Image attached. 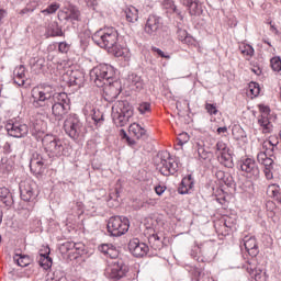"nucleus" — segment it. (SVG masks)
Returning a JSON list of instances; mask_svg holds the SVG:
<instances>
[{"label": "nucleus", "instance_id": "39", "mask_svg": "<svg viewBox=\"0 0 281 281\" xmlns=\"http://www.w3.org/2000/svg\"><path fill=\"white\" fill-rule=\"evenodd\" d=\"M179 40L186 45H192L193 38L188 34V31L180 30L179 31Z\"/></svg>", "mask_w": 281, "mask_h": 281}, {"label": "nucleus", "instance_id": "40", "mask_svg": "<svg viewBox=\"0 0 281 281\" xmlns=\"http://www.w3.org/2000/svg\"><path fill=\"white\" fill-rule=\"evenodd\" d=\"M59 8H60V4L54 2L49 4L46 9L42 10V14H45V16H47V14H56Z\"/></svg>", "mask_w": 281, "mask_h": 281}, {"label": "nucleus", "instance_id": "14", "mask_svg": "<svg viewBox=\"0 0 281 281\" xmlns=\"http://www.w3.org/2000/svg\"><path fill=\"white\" fill-rule=\"evenodd\" d=\"M128 249L135 258H144L148 254V245L140 243L138 238L130 240Z\"/></svg>", "mask_w": 281, "mask_h": 281}, {"label": "nucleus", "instance_id": "62", "mask_svg": "<svg viewBox=\"0 0 281 281\" xmlns=\"http://www.w3.org/2000/svg\"><path fill=\"white\" fill-rule=\"evenodd\" d=\"M4 16H8V11L0 9V21H3Z\"/></svg>", "mask_w": 281, "mask_h": 281}, {"label": "nucleus", "instance_id": "54", "mask_svg": "<svg viewBox=\"0 0 281 281\" xmlns=\"http://www.w3.org/2000/svg\"><path fill=\"white\" fill-rule=\"evenodd\" d=\"M69 44H67L66 42H60L59 45H58V50L61 53V54H67V52H69Z\"/></svg>", "mask_w": 281, "mask_h": 281}, {"label": "nucleus", "instance_id": "24", "mask_svg": "<svg viewBox=\"0 0 281 281\" xmlns=\"http://www.w3.org/2000/svg\"><path fill=\"white\" fill-rule=\"evenodd\" d=\"M128 133L130 135L136 137V139H142V137H146V130L137 123H133L130 125Z\"/></svg>", "mask_w": 281, "mask_h": 281}, {"label": "nucleus", "instance_id": "25", "mask_svg": "<svg viewBox=\"0 0 281 281\" xmlns=\"http://www.w3.org/2000/svg\"><path fill=\"white\" fill-rule=\"evenodd\" d=\"M258 124H259L262 133H265V134L271 133V131H273V124H271V121H269V116L259 115Z\"/></svg>", "mask_w": 281, "mask_h": 281}, {"label": "nucleus", "instance_id": "2", "mask_svg": "<svg viewBox=\"0 0 281 281\" xmlns=\"http://www.w3.org/2000/svg\"><path fill=\"white\" fill-rule=\"evenodd\" d=\"M63 128L66 135L75 142L87 135V126L76 113H70L65 117Z\"/></svg>", "mask_w": 281, "mask_h": 281}, {"label": "nucleus", "instance_id": "27", "mask_svg": "<svg viewBox=\"0 0 281 281\" xmlns=\"http://www.w3.org/2000/svg\"><path fill=\"white\" fill-rule=\"evenodd\" d=\"M99 251L101 254H104V256H109L110 258H117V250L115 249V246L113 244H102L99 246Z\"/></svg>", "mask_w": 281, "mask_h": 281}, {"label": "nucleus", "instance_id": "48", "mask_svg": "<svg viewBox=\"0 0 281 281\" xmlns=\"http://www.w3.org/2000/svg\"><path fill=\"white\" fill-rule=\"evenodd\" d=\"M162 5H165V8H171L172 12H179V10L177 9V5H175V2L172 0H160Z\"/></svg>", "mask_w": 281, "mask_h": 281}, {"label": "nucleus", "instance_id": "1", "mask_svg": "<svg viewBox=\"0 0 281 281\" xmlns=\"http://www.w3.org/2000/svg\"><path fill=\"white\" fill-rule=\"evenodd\" d=\"M120 34L115 27L100 29L92 35V41L102 49H109L116 58H126L128 49L120 46Z\"/></svg>", "mask_w": 281, "mask_h": 281}, {"label": "nucleus", "instance_id": "8", "mask_svg": "<svg viewBox=\"0 0 281 281\" xmlns=\"http://www.w3.org/2000/svg\"><path fill=\"white\" fill-rule=\"evenodd\" d=\"M130 227H131V224L128 222V218L126 217L112 216L108 221V232L110 236H114V237L124 236V234L128 232Z\"/></svg>", "mask_w": 281, "mask_h": 281}, {"label": "nucleus", "instance_id": "28", "mask_svg": "<svg viewBox=\"0 0 281 281\" xmlns=\"http://www.w3.org/2000/svg\"><path fill=\"white\" fill-rule=\"evenodd\" d=\"M30 66L35 74H41L45 67V58L35 57L30 60Z\"/></svg>", "mask_w": 281, "mask_h": 281}, {"label": "nucleus", "instance_id": "47", "mask_svg": "<svg viewBox=\"0 0 281 281\" xmlns=\"http://www.w3.org/2000/svg\"><path fill=\"white\" fill-rule=\"evenodd\" d=\"M138 111L142 115H145V113H150V103L149 102H143L138 105Z\"/></svg>", "mask_w": 281, "mask_h": 281}, {"label": "nucleus", "instance_id": "55", "mask_svg": "<svg viewBox=\"0 0 281 281\" xmlns=\"http://www.w3.org/2000/svg\"><path fill=\"white\" fill-rule=\"evenodd\" d=\"M259 111L261 115H265L266 117H269V113H271V109L267 105H260Z\"/></svg>", "mask_w": 281, "mask_h": 281}, {"label": "nucleus", "instance_id": "53", "mask_svg": "<svg viewBox=\"0 0 281 281\" xmlns=\"http://www.w3.org/2000/svg\"><path fill=\"white\" fill-rule=\"evenodd\" d=\"M263 175L268 181H271V179H273V167L265 168Z\"/></svg>", "mask_w": 281, "mask_h": 281}, {"label": "nucleus", "instance_id": "34", "mask_svg": "<svg viewBox=\"0 0 281 281\" xmlns=\"http://www.w3.org/2000/svg\"><path fill=\"white\" fill-rule=\"evenodd\" d=\"M125 18L128 23H136V21L139 19V11L137 8L132 7L125 11Z\"/></svg>", "mask_w": 281, "mask_h": 281}, {"label": "nucleus", "instance_id": "50", "mask_svg": "<svg viewBox=\"0 0 281 281\" xmlns=\"http://www.w3.org/2000/svg\"><path fill=\"white\" fill-rule=\"evenodd\" d=\"M92 120L95 122V124H99V122H104V114H101L100 111H94L92 114Z\"/></svg>", "mask_w": 281, "mask_h": 281}, {"label": "nucleus", "instance_id": "38", "mask_svg": "<svg viewBox=\"0 0 281 281\" xmlns=\"http://www.w3.org/2000/svg\"><path fill=\"white\" fill-rule=\"evenodd\" d=\"M70 85L71 87H82V85H85V76H82V74L72 75L70 77Z\"/></svg>", "mask_w": 281, "mask_h": 281}, {"label": "nucleus", "instance_id": "22", "mask_svg": "<svg viewBox=\"0 0 281 281\" xmlns=\"http://www.w3.org/2000/svg\"><path fill=\"white\" fill-rule=\"evenodd\" d=\"M192 188H194V180L192 179V176H188L182 179L181 184L178 188V192L179 194H189Z\"/></svg>", "mask_w": 281, "mask_h": 281}, {"label": "nucleus", "instance_id": "20", "mask_svg": "<svg viewBox=\"0 0 281 281\" xmlns=\"http://www.w3.org/2000/svg\"><path fill=\"white\" fill-rule=\"evenodd\" d=\"M13 81L18 87H23L25 85V80H27V77H25V66L20 65L15 67L13 71Z\"/></svg>", "mask_w": 281, "mask_h": 281}, {"label": "nucleus", "instance_id": "37", "mask_svg": "<svg viewBox=\"0 0 281 281\" xmlns=\"http://www.w3.org/2000/svg\"><path fill=\"white\" fill-rule=\"evenodd\" d=\"M198 155L200 161H210V157H212V153L206 150V148L201 145V143L198 144Z\"/></svg>", "mask_w": 281, "mask_h": 281}, {"label": "nucleus", "instance_id": "51", "mask_svg": "<svg viewBox=\"0 0 281 281\" xmlns=\"http://www.w3.org/2000/svg\"><path fill=\"white\" fill-rule=\"evenodd\" d=\"M151 52H154V54H157L158 56H160V58H166L167 60H169V58H170V55H166V53H164V50H161V48L153 46Z\"/></svg>", "mask_w": 281, "mask_h": 281}, {"label": "nucleus", "instance_id": "7", "mask_svg": "<svg viewBox=\"0 0 281 281\" xmlns=\"http://www.w3.org/2000/svg\"><path fill=\"white\" fill-rule=\"evenodd\" d=\"M54 88L52 86H41L37 88H33V106H35V109H41V106H45L47 102H52Z\"/></svg>", "mask_w": 281, "mask_h": 281}, {"label": "nucleus", "instance_id": "29", "mask_svg": "<svg viewBox=\"0 0 281 281\" xmlns=\"http://www.w3.org/2000/svg\"><path fill=\"white\" fill-rule=\"evenodd\" d=\"M280 144V138L277 135H271L265 143L263 146L267 150H271V153H276L278 150V145Z\"/></svg>", "mask_w": 281, "mask_h": 281}, {"label": "nucleus", "instance_id": "26", "mask_svg": "<svg viewBox=\"0 0 281 281\" xmlns=\"http://www.w3.org/2000/svg\"><path fill=\"white\" fill-rule=\"evenodd\" d=\"M47 251L46 254H40L38 257V265L42 267V269H45V271H47V269H52V265H53V260L49 257V248H46Z\"/></svg>", "mask_w": 281, "mask_h": 281}, {"label": "nucleus", "instance_id": "35", "mask_svg": "<svg viewBox=\"0 0 281 281\" xmlns=\"http://www.w3.org/2000/svg\"><path fill=\"white\" fill-rule=\"evenodd\" d=\"M64 19L65 21H78L80 19V11L71 7L65 12Z\"/></svg>", "mask_w": 281, "mask_h": 281}, {"label": "nucleus", "instance_id": "4", "mask_svg": "<svg viewBox=\"0 0 281 281\" xmlns=\"http://www.w3.org/2000/svg\"><path fill=\"white\" fill-rule=\"evenodd\" d=\"M113 76H115V70L112 66L106 64H100L90 71V80L94 82L97 87L111 85L113 82Z\"/></svg>", "mask_w": 281, "mask_h": 281}, {"label": "nucleus", "instance_id": "33", "mask_svg": "<svg viewBox=\"0 0 281 281\" xmlns=\"http://www.w3.org/2000/svg\"><path fill=\"white\" fill-rule=\"evenodd\" d=\"M13 259L18 267H27L32 262V259L27 255L15 254Z\"/></svg>", "mask_w": 281, "mask_h": 281}, {"label": "nucleus", "instance_id": "10", "mask_svg": "<svg viewBox=\"0 0 281 281\" xmlns=\"http://www.w3.org/2000/svg\"><path fill=\"white\" fill-rule=\"evenodd\" d=\"M106 271L112 280H122L128 273V266L124 263V260L114 257L109 261Z\"/></svg>", "mask_w": 281, "mask_h": 281}, {"label": "nucleus", "instance_id": "41", "mask_svg": "<svg viewBox=\"0 0 281 281\" xmlns=\"http://www.w3.org/2000/svg\"><path fill=\"white\" fill-rule=\"evenodd\" d=\"M3 150L7 153V155H10V153H16L19 150V143H4Z\"/></svg>", "mask_w": 281, "mask_h": 281}, {"label": "nucleus", "instance_id": "49", "mask_svg": "<svg viewBox=\"0 0 281 281\" xmlns=\"http://www.w3.org/2000/svg\"><path fill=\"white\" fill-rule=\"evenodd\" d=\"M205 109L210 115H216V113H218V109H216L215 104L206 103Z\"/></svg>", "mask_w": 281, "mask_h": 281}, {"label": "nucleus", "instance_id": "11", "mask_svg": "<svg viewBox=\"0 0 281 281\" xmlns=\"http://www.w3.org/2000/svg\"><path fill=\"white\" fill-rule=\"evenodd\" d=\"M239 168L248 179H252L254 181L260 179V168L254 158H245L240 160Z\"/></svg>", "mask_w": 281, "mask_h": 281}, {"label": "nucleus", "instance_id": "19", "mask_svg": "<svg viewBox=\"0 0 281 281\" xmlns=\"http://www.w3.org/2000/svg\"><path fill=\"white\" fill-rule=\"evenodd\" d=\"M71 111V106H65V105H52V114L58 122L60 120H65L67 115H69V112Z\"/></svg>", "mask_w": 281, "mask_h": 281}, {"label": "nucleus", "instance_id": "43", "mask_svg": "<svg viewBox=\"0 0 281 281\" xmlns=\"http://www.w3.org/2000/svg\"><path fill=\"white\" fill-rule=\"evenodd\" d=\"M270 65L274 71H281V58L280 57H272L270 59Z\"/></svg>", "mask_w": 281, "mask_h": 281}, {"label": "nucleus", "instance_id": "59", "mask_svg": "<svg viewBox=\"0 0 281 281\" xmlns=\"http://www.w3.org/2000/svg\"><path fill=\"white\" fill-rule=\"evenodd\" d=\"M155 192L158 196H161V194H164V192H166V187L157 186V187H155Z\"/></svg>", "mask_w": 281, "mask_h": 281}, {"label": "nucleus", "instance_id": "5", "mask_svg": "<svg viewBox=\"0 0 281 281\" xmlns=\"http://www.w3.org/2000/svg\"><path fill=\"white\" fill-rule=\"evenodd\" d=\"M156 168L162 177H172L179 172V162L170 156V153L165 151L158 155Z\"/></svg>", "mask_w": 281, "mask_h": 281}, {"label": "nucleus", "instance_id": "15", "mask_svg": "<svg viewBox=\"0 0 281 281\" xmlns=\"http://www.w3.org/2000/svg\"><path fill=\"white\" fill-rule=\"evenodd\" d=\"M30 170L35 177H41L45 172V160L42 155L33 154L30 161Z\"/></svg>", "mask_w": 281, "mask_h": 281}, {"label": "nucleus", "instance_id": "57", "mask_svg": "<svg viewBox=\"0 0 281 281\" xmlns=\"http://www.w3.org/2000/svg\"><path fill=\"white\" fill-rule=\"evenodd\" d=\"M64 247H66V249H67L68 251H71V249H78L76 243H74V241H67V243H65V244H64Z\"/></svg>", "mask_w": 281, "mask_h": 281}, {"label": "nucleus", "instance_id": "16", "mask_svg": "<svg viewBox=\"0 0 281 281\" xmlns=\"http://www.w3.org/2000/svg\"><path fill=\"white\" fill-rule=\"evenodd\" d=\"M240 247H245V250L252 258H256V256H258V254H260V250L258 249V241L256 240V237H254V236H245L243 238V240L240 241Z\"/></svg>", "mask_w": 281, "mask_h": 281}, {"label": "nucleus", "instance_id": "44", "mask_svg": "<svg viewBox=\"0 0 281 281\" xmlns=\"http://www.w3.org/2000/svg\"><path fill=\"white\" fill-rule=\"evenodd\" d=\"M249 91L251 95H254L255 98H258V95H260V85H258L257 82H251L249 85Z\"/></svg>", "mask_w": 281, "mask_h": 281}, {"label": "nucleus", "instance_id": "58", "mask_svg": "<svg viewBox=\"0 0 281 281\" xmlns=\"http://www.w3.org/2000/svg\"><path fill=\"white\" fill-rule=\"evenodd\" d=\"M226 176H227V173H225V171H223V170H218L215 173L216 179H218L220 181H223Z\"/></svg>", "mask_w": 281, "mask_h": 281}, {"label": "nucleus", "instance_id": "42", "mask_svg": "<svg viewBox=\"0 0 281 281\" xmlns=\"http://www.w3.org/2000/svg\"><path fill=\"white\" fill-rule=\"evenodd\" d=\"M239 49L241 52V54H244V56H254V46L249 45V44H241L239 46Z\"/></svg>", "mask_w": 281, "mask_h": 281}, {"label": "nucleus", "instance_id": "3", "mask_svg": "<svg viewBox=\"0 0 281 281\" xmlns=\"http://www.w3.org/2000/svg\"><path fill=\"white\" fill-rule=\"evenodd\" d=\"M133 115V105L127 101H119L112 106V120L116 126H126Z\"/></svg>", "mask_w": 281, "mask_h": 281}, {"label": "nucleus", "instance_id": "31", "mask_svg": "<svg viewBox=\"0 0 281 281\" xmlns=\"http://www.w3.org/2000/svg\"><path fill=\"white\" fill-rule=\"evenodd\" d=\"M267 194L271 199H276V201H279L281 203L280 186H278V184H269L268 188H267Z\"/></svg>", "mask_w": 281, "mask_h": 281}, {"label": "nucleus", "instance_id": "18", "mask_svg": "<svg viewBox=\"0 0 281 281\" xmlns=\"http://www.w3.org/2000/svg\"><path fill=\"white\" fill-rule=\"evenodd\" d=\"M182 5L188 9L191 16H196L202 12L199 0H182Z\"/></svg>", "mask_w": 281, "mask_h": 281}, {"label": "nucleus", "instance_id": "21", "mask_svg": "<svg viewBox=\"0 0 281 281\" xmlns=\"http://www.w3.org/2000/svg\"><path fill=\"white\" fill-rule=\"evenodd\" d=\"M0 203L5 205V207H12V205H14V198L12 196L10 189L5 187L0 188Z\"/></svg>", "mask_w": 281, "mask_h": 281}, {"label": "nucleus", "instance_id": "52", "mask_svg": "<svg viewBox=\"0 0 281 281\" xmlns=\"http://www.w3.org/2000/svg\"><path fill=\"white\" fill-rule=\"evenodd\" d=\"M222 181L228 188H232V186H234V177H232V175H229V173H226V176L224 177V180H222Z\"/></svg>", "mask_w": 281, "mask_h": 281}, {"label": "nucleus", "instance_id": "12", "mask_svg": "<svg viewBox=\"0 0 281 281\" xmlns=\"http://www.w3.org/2000/svg\"><path fill=\"white\" fill-rule=\"evenodd\" d=\"M5 131L10 137L21 138L25 137V135L30 133V127L25 123L9 121L5 124Z\"/></svg>", "mask_w": 281, "mask_h": 281}, {"label": "nucleus", "instance_id": "60", "mask_svg": "<svg viewBox=\"0 0 281 281\" xmlns=\"http://www.w3.org/2000/svg\"><path fill=\"white\" fill-rule=\"evenodd\" d=\"M255 280L256 281H262V270H256Z\"/></svg>", "mask_w": 281, "mask_h": 281}, {"label": "nucleus", "instance_id": "56", "mask_svg": "<svg viewBox=\"0 0 281 281\" xmlns=\"http://www.w3.org/2000/svg\"><path fill=\"white\" fill-rule=\"evenodd\" d=\"M86 4L88 8L95 10L98 8V0H86Z\"/></svg>", "mask_w": 281, "mask_h": 281}, {"label": "nucleus", "instance_id": "32", "mask_svg": "<svg viewBox=\"0 0 281 281\" xmlns=\"http://www.w3.org/2000/svg\"><path fill=\"white\" fill-rule=\"evenodd\" d=\"M148 243H149L151 249H155V251H157V250L161 249V247H164V241L157 234L149 235Z\"/></svg>", "mask_w": 281, "mask_h": 281}, {"label": "nucleus", "instance_id": "23", "mask_svg": "<svg viewBox=\"0 0 281 281\" xmlns=\"http://www.w3.org/2000/svg\"><path fill=\"white\" fill-rule=\"evenodd\" d=\"M217 159L222 166H225V168H234V158L232 157V153H229V150L221 153L217 156Z\"/></svg>", "mask_w": 281, "mask_h": 281}, {"label": "nucleus", "instance_id": "63", "mask_svg": "<svg viewBox=\"0 0 281 281\" xmlns=\"http://www.w3.org/2000/svg\"><path fill=\"white\" fill-rule=\"evenodd\" d=\"M120 135H121L122 139H127V137H128V134H126V131H124V130L120 131Z\"/></svg>", "mask_w": 281, "mask_h": 281}, {"label": "nucleus", "instance_id": "17", "mask_svg": "<svg viewBox=\"0 0 281 281\" xmlns=\"http://www.w3.org/2000/svg\"><path fill=\"white\" fill-rule=\"evenodd\" d=\"M50 104L55 106H71V99L66 92L53 93Z\"/></svg>", "mask_w": 281, "mask_h": 281}, {"label": "nucleus", "instance_id": "36", "mask_svg": "<svg viewBox=\"0 0 281 281\" xmlns=\"http://www.w3.org/2000/svg\"><path fill=\"white\" fill-rule=\"evenodd\" d=\"M47 32L49 36H63V27L58 25V22H52L47 27Z\"/></svg>", "mask_w": 281, "mask_h": 281}, {"label": "nucleus", "instance_id": "9", "mask_svg": "<svg viewBox=\"0 0 281 281\" xmlns=\"http://www.w3.org/2000/svg\"><path fill=\"white\" fill-rule=\"evenodd\" d=\"M20 196L22 201L34 203L38 196V186L32 180H24L20 183Z\"/></svg>", "mask_w": 281, "mask_h": 281}, {"label": "nucleus", "instance_id": "30", "mask_svg": "<svg viewBox=\"0 0 281 281\" xmlns=\"http://www.w3.org/2000/svg\"><path fill=\"white\" fill-rule=\"evenodd\" d=\"M257 161L265 168H273V159L267 156L266 151H260L257 155Z\"/></svg>", "mask_w": 281, "mask_h": 281}, {"label": "nucleus", "instance_id": "64", "mask_svg": "<svg viewBox=\"0 0 281 281\" xmlns=\"http://www.w3.org/2000/svg\"><path fill=\"white\" fill-rule=\"evenodd\" d=\"M217 133L218 135H221V133H227V126L218 127Z\"/></svg>", "mask_w": 281, "mask_h": 281}, {"label": "nucleus", "instance_id": "13", "mask_svg": "<svg viewBox=\"0 0 281 281\" xmlns=\"http://www.w3.org/2000/svg\"><path fill=\"white\" fill-rule=\"evenodd\" d=\"M164 27V22H161V18L157 15H149L144 32L148 36H157L159 32H161V29Z\"/></svg>", "mask_w": 281, "mask_h": 281}, {"label": "nucleus", "instance_id": "61", "mask_svg": "<svg viewBox=\"0 0 281 281\" xmlns=\"http://www.w3.org/2000/svg\"><path fill=\"white\" fill-rule=\"evenodd\" d=\"M135 81H133L134 82V85L136 86V89H142V82H139V77H135Z\"/></svg>", "mask_w": 281, "mask_h": 281}, {"label": "nucleus", "instance_id": "46", "mask_svg": "<svg viewBox=\"0 0 281 281\" xmlns=\"http://www.w3.org/2000/svg\"><path fill=\"white\" fill-rule=\"evenodd\" d=\"M215 149L217 150V153H227L229 151V148H227V144H225L223 140H218L215 145Z\"/></svg>", "mask_w": 281, "mask_h": 281}, {"label": "nucleus", "instance_id": "6", "mask_svg": "<svg viewBox=\"0 0 281 281\" xmlns=\"http://www.w3.org/2000/svg\"><path fill=\"white\" fill-rule=\"evenodd\" d=\"M42 144L50 159L63 157V154L65 153V143H63L60 138L47 134L43 137Z\"/></svg>", "mask_w": 281, "mask_h": 281}, {"label": "nucleus", "instance_id": "45", "mask_svg": "<svg viewBox=\"0 0 281 281\" xmlns=\"http://www.w3.org/2000/svg\"><path fill=\"white\" fill-rule=\"evenodd\" d=\"M177 142L178 146H183L184 144H188V142H190V135H188V133H181L179 134Z\"/></svg>", "mask_w": 281, "mask_h": 281}]
</instances>
